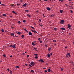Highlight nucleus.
<instances>
[{
	"label": "nucleus",
	"instance_id": "052dcab7",
	"mask_svg": "<svg viewBox=\"0 0 74 74\" xmlns=\"http://www.w3.org/2000/svg\"><path fill=\"white\" fill-rule=\"evenodd\" d=\"M25 65L26 66H27V64H25Z\"/></svg>",
	"mask_w": 74,
	"mask_h": 74
},
{
	"label": "nucleus",
	"instance_id": "aec40b11",
	"mask_svg": "<svg viewBox=\"0 0 74 74\" xmlns=\"http://www.w3.org/2000/svg\"><path fill=\"white\" fill-rule=\"evenodd\" d=\"M27 16H28V17H30L31 16L29 14H27Z\"/></svg>",
	"mask_w": 74,
	"mask_h": 74
},
{
	"label": "nucleus",
	"instance_id": "2f4dec72",
	"mask_svg": "<svg viewBox=\"0 0 74 74\" xmlns=\"http://www.w3.org/2000/svg\"><path fill=\"white\" fill-rule=\"evenodd\" d=\"M1 31L3 33H4V29H1Z\"/></svg>",
	"mask_w": 74,
	"mask_h": 74
},
{
	"label": "nucleus",
	"instance_id": "79ce46f5",
	"mask_svg": "<svg viewBox=\"0 0 74 74\" xmlns=\"http://www.w3.org/2000/svg\"><path fill=\"white\" fill-rule=\"evenodd\" d=\"M40 43H42V40H40Z\"/></svg>",
	"mask_w": 74,
	"mask_h": 74
},
{
	"label": "nucleus",
	"instance_id": "69168bd1",
	"mask_svg": "<svg viewBox=\"0 0 74 74\" xmlns=\"http://www.w3.org/2000/svg\"><path fill=\"white\" fill-rule=\"evenodd\" d=\"M43 69H46V68H43Z\"/></svg>",
	"mask_w": 74,
	"mask_h": 74
},
{
	"label": "nucleus",
	"instance_id": "b1692460",
	"mask_svg": "<svg viewBox=\"0 0 74 74\" xmlns=\"http://www.w3.org/2000/svg\"><path fill=\"white\" fill-rule=\"evenodd\" d=\"M34 49L36 50V51H37L38 50L37 49V48H34Z\"/></svg>",
	"mask_w": 74,
	"mask_h": 74
},
{
	"label": "nucleus",
	"instance_id": "9b49d317",
	"mask_svg": "<svg viewBox=\"0 0 74 74\" xmlns=\"http://www.w3.org/2000/svg\"><path fill=\"white\" fill-rule=\"evenodd\" d=\"M54 15H53V14L50 15V16L51 17H54Z\"/></svg>",
	"mask_w": 74,
	"mask_h": 74
},
{
	"label": "nucleus",
	"instance_id": "f8f14e48",
	"mask_svg": "<svg viewBox=\"0 0 74 74\" xmlns=\"http://www.w3.org/2000/svg\"><path fill=\"white\" fill-rule=\"evenodd\" d=\"M67 55L69 56L70 57L71 56L70 55V53H68L67 54Z\"/></svg>",
	"mask_w": 74,
	"mask_h": 74
},
{
	"label": "nucleus",
	"instance_id": "dca6fc26",
	"mask_svg": "<svg viewBox=\"0 0 74 74\" xmlns=\"http://www.w3.org/2000/svg\"><path fill=\"white\" fill-rule=\"evenodd\" d=\"M32 45H33L34 46L35 45V44H34L33 42H32Z\"/></svg>",
	"mask_w": 74,
	"mask_h": 74
},
{
	"label": "nucleus",
	"instance_id": "de8ad7c7",
	"mask_svg": "<svg viewBox=\"0 0 74 74\" xmlns=\"http://www.w3.org/2000/svg\"><path fill=\"white\" fill-rule=\"evenodd\" d=\"M29 66H30V67H32V66L30 64L29 65Z\"/></svg>",
	"mask_w": 74,
	"mask_h": 74
},
{
	"label": "nucleus",
	"instance_id": "4c0bfd02",
	"mask_svg": "<svg viewBox=\"0 0 74 74\" xmlns=\"http://www.w3.org/2000/svg\"><path fill=\"white\" fill-rule=\"evenodd\" d=\"M34 55L36 56H38V55L37 54H34Z\"/></svg>",
	"mask_w": 74,
	"mask_h": 74
},
{
	"label": "nucleus",
	"instance_id": "423d86ee",
	"mask_svg": "<svg viewBox=\"0 0 74 74\" xmlns=\"http://www.w3.org/2000/svg\"><path fill=\"white\" fill-rule=\"evenodd\" d=\"M11 36H14V34L13 33H11L10 34Z\"/></svg>",
	"mask_w": 74,
	"mask_h": 74
},
{
	"label": "nucleus",
	"instance_id": "f3484780",
	"mask_svg": "<svg viewBox=\"0 0 74 74\" xmlns=\"http://www.w3.org/2000/svg\"><path fill=\"white\" fill-rule=\"evenodd\" d=\"M51 71V70L50 69H48V72H50Z\"/></svg>",
	"mask_w": 74,
	"mask_h": 74
},
{
	"label": "nucleus",
	"instance_id": "603ef678",
	"mask_svg": "<svg viewBox=\"0 0 74 74\" xmlns=\"http://www.w3.org/2000/svg\"><path fill=\"white\" fill-rule=\"evenodd\" d=\"M2 5H3V6H5V5L4 4H2Z\"/></svg>",
	"mask_w": 74,
	"mask_h": 74
},
{
	"label": "nucleus",
	"instance_id": "58836bf2",
	"mask_svg": "<svg viewBox=\"0 0 74 74\" xmlns=\"http://www.w3.org/2000/svg\"><path fill=\"white\" fill-rule=\"evenodd\" d=\"M10 74H12V71H10Z\"/></svg>",
	"mask_w": 74,
	"mask_h": 74
},
{
	"label": "nucleus",
	"instance_id": "ea45409f",
	"mask_svg": "<svg viewBox=\"0 0 74 74\" xmlns=\"http://www.w3.org/2000/svg\"><path fill=\"white\" fill-rule=\"evenodd\" d=\"M50 56H52V53H50Z\"/></svg>",
	"mask_w": 74,
	"mask_h": 74
},
{
	"label": "nucleus",
	"instance_id": "8fccbe9b",
	"mask_svg": "<svg viewBox=\"0 0 74 74\" xmlns=\"http://www.w3.org/2000/svg\"><path fill=\"white\" fill-rule=\"evenodd\" d=\"M38 40L39 41H40V38H38Z\"/></svg>",
	"mask_w": 74,
	"mask_h": 74
},
{
	"label": "nucleus",
	"instance_id": "cd10ccee",
	"mask_svg": "<svg viewBox=\"0 0 74 74\" xmlns=\"http://www.w3.org/2000/svg\"><path fill=\"white\" fill-rule=\"evenodd\" d=\"M16 69H18V68H19V66H16Z\"/></svg>",
	"mask_w": 74,
	"mask_h": 74
},
{
	"label": "nucleus",
	"instance_id": "4be33fe9",
	"mask_svg": "<svg viewBox=\"0 0 74 74\" xmlns=\"http://www.w3.org/2000/svg\"><path fill=\"white\" fill-rule=\"evenodd\" d=\"M30 72H32V73H34V71H33V70H31L30 71Z\"/></svg>",
	"mask_w": 74,
	"mask_h": 74
},
{
	"label": "nucleus",
	"instance_id": "473e14b6",
	"mask_svg": "<svg viewBox=\"0 0 74 74\" xmlns=\"http://www.w3.org/2000/svg\"><path fill=\"white\" fill-rule=\"evenodd\" d=\"M23 23H25L26 22V21L25 20H23Z\"/></svg>",
	"mask_w": 74,
	"mask_h": 74
},
{
	"label": "nucleus",
	"instance_id": "c9c22d12",
	"mask_svg": "<svg viewBox=\"0 0 74 74\" xmlns=\"http://www.w3.org/2000/svg\"><path fill=\"white\" fill-rule=\"evenodd\" d=\"M22 38H23L24 37V35H22Z\"/></svg>",
	"mask_w": 74,
	"mask_h": 74
},
{
	"label": "nucleus",
	"instance_id": "338daca9",
	"mask_svg": "<svg viewBox=\"0 0 74 74\" xmlns=\"http://www.w3.org/2000/svg\"><path fill=\"white\" fill-rule=\"evenodd\" d=\"M61 1L62 2H63V1L62 0H61Z\"/></svg>",
	"mask_w": 74,
	"mask_h": 74
},
{
	"label": "nucleus",
	"instance_id": "20e7f679",
	"mask_svg": "<svg viewBox=\"0 0 74 74\" xmlns=\"http://www.w3.org/2000/svg\"><path fill=\"white\" fill-rule=\"evenodd\" d=\"M23 29L25 31V32L27 33H28L29 31L27 30H26L25 28H23Z\"/></svg>",
	"mask_w": 74,
	"mask_h": 74
},
{
	"label": "nucleus",
	"instance_id": "c85d7f7f",
	"mask_svg": "<svg viewBox=\"0 0 74 74\" xmlns=\"http://www.w3.org/2000/svg\"><path fill=\"white\" fill-rule=\"evenodd\" d=\"M34 33H37V32L36 31H34Z\"/></svg>",
	"mask_w": 74,
	"mask_h": 74
},
{
	"label": "nucleus",
	"instance_id": "6ab92c4d",
	"mask_svg": "<svg viewBox=\"0 0 74 74\" xmlns=\"http://www.w3.org/2000/svg\"><path fill=\"white\" fill-rule=\"evenodd\" d=\"M60 12L61 13H62L63 12V10H61L60 11Z\"/></svg>",
	"mask_w": 74,
	"mask_h": 74
},
{
	"label": "nucleus",
	"instance_id": "3c124183",
	"mask_svg": "<svg viewBox=\"0 0 74 74\" xmlns=\"http://www.w3.org/2000/svg\"><path fill=\"white\" fill-rule=\"evenodd\" d=\"M63 70V69L62 68V69H61V71H62Z\"/></svg>",
	"mask_w": 74,
	"mask_h": 74
},
{
	"label": "nucleus",
	"instance_id": "a18cd8bd",
	"mask_svg": "<svg viewBox=\"0 0 74 74\" xmlns=\"http://www.w3.org/2000/svg\"><path fill=\"white\" fill-rule=\"evenodd\" d=\"M65 5H66V6H69L68 5H67V4H65Z\"/></svg>",
	"mask_w": 74,
	"mask_h": 74
},
{
	"label": "nucleus",
	"instance_id": "a19ab883",
	"mask_svg": "<svg viewBox=\"0 0 74 74\" xmlns=\"http://www.w3.org/2000/svg\"><path fill=\"white\" fill-rule=\"evenodd\" d=\"M71 13H73V11L71 10Z\"/></svg>",
	"mask_w": 74,
	"mask_h": 74
},
{
	"label": "nucleus",
	"instance_id": "f03ea898",
	"mask_svg": "<svg viewBox=\"0 0 74 74\" xmlns=\"http://www.w3.org/2000/svg\"><path fill=\"white\" fill-rule=\"evenodd\" d=\"M31 64V65H32V66H34V65H35V63H34V62H32L31 63H30Z\"/></svg>",
	"mask_w": 74,
	"mask_h": 74
},
{
	"label": "nucleus",
	"instance_id": "2eb2a0df",
	"mask_svg": "<svg viewBox=\"0 0 74 74\" xmlns=\"http://www.w3.org/2000/svg\"><path fill=\"white\" fill-rule=\"evenodd\" d=\"M70 63L71 64H73L74 63L72 61H70Z\"/></svg>",
	"mask_w": 74,
	"mask_h": 74
},
{
	"label": "nucleus",
	"instance_id": "bf43d9fd",
	"mask_svg": "<svg viewBox=\"0 0 74 74\" xmlns=\"http://www.w3.org/2000/svg\"><path fill=\"white\" fill-rule=\"evenodd\" d=\"M39 21H40V22H41V20L40 19Z\"/></svg>",
	"mask_w": 74,
	"mask_h": 74
},
{
	"label": "nucleus",
	"instance_id": "1a4fd4ad",
	"mask_svg": "<svg viewBox=\"0 0 74 74\" xmlns=\"http://www.w3.org/2000/svg\"><path fill=\"white\" fill-rule=\"evenodd\" d=\"M60 29L63 30H66L65 28H61Z\"/></svg>",
	"mask_w": 74,
	"mask_h": 74
},
{
	"label": "nucleus",
	"instance_id": "393cba45",
	"mask_svg": "<svg viewBox=\"0 0 74 74\" xmlns=\"http://www.w3.org/2000/svg\"><path fill=\"white\" fill-rule=\"evenodd\" d=\"M31 27L33 29L35 30V28H34V27H32V26H31Z\"/></svg>",
	"mask_w": 74,
	"mask_h": 74
},
{
	"label": "nucleus",
	"instance_id": "ddd939ff",
	"mask_svg": "<svg viewBox=\"0 0 74 74\" xmlns=\"http://www.w3.org/2000/svg\"><path fill=\"white\" fill-rule=\"evenodd\" d=\"M68 27H71V25L70 24H69L68 25Z\"/></svg>",
	"mask_w": 74,
	"mask_h": 74
},
{
	"label": "nucleus",
	"instance_id": "39448f33",
	"mask_svg": "<svg viewBox=\"0 0 74 74\" xmlns=\"http://www.w3.org/2000/svg\"><path fill=\"white\" fill-rule=\"evenodd\" d=\"M46 9L48 11H50V10H51V8H49V7L47 8Z\"/></svg>",
	"mask_w": 74,
	"mask_h": 74
},
{
	"label": "nucleus",
	"instance_id": "6e6552de",
	"mask_svg": "<svg viewBox=\"0 0 74 74\" xmlns=\"http://www.w3.org/2000/svg\"><path fill=\"white\" fill-rule=\"evenodd\" d=\"M28 34L30 35H31L32 34V33L31 32H29L28 33Z\"/></svg>",
	"mask_w": 74,
	"mask_h": 74
},
{
	"label": "nucleus",
	"instance_id": "f704fd0d",
	"mask_svg": "<svg viewBox=\"0 0 74 74\" xmlns=\"http://www.w3.org/2000/svg\"><path fill=\"white\" fill-rule=\"evenodd\" d=\"M12 12H13V13H14V14H16V13L15 12V11H13Z\"/></svg>",
	"mask_w": 74,
	"mask_h": 74
},
{
	"label": "nucleus",
	"instance_id": "37998d69",
	"mask_svg": "<svg viewBox=\"0 0 74 74\" xmlns=\"http://www.w3.org/2000/svg\"><path fill=\"white\" fill-rule=\"evenodd\" d=\"M7 70L8 71H10V69H7Z\"/></svg>",
	"mask_w": 74,
	"mask_h": 74
},
{
	"label": "nucleus",
	"instance_id": "72a5a7b5",
	"mask_svg": "<svg viewBox=\"0 0 74 74\" xmlns=\"http://www.w3.org/2000/svg\"><path fill=\"white\" fill-rule=\"evenodd\" d=\"M53 42H56V40H53Z\"/></svg>",
	"mask_w": 74,
	"mask_h": 74
},
{
	"label": "nucleus",
	"instance_id": "5fc2aeb1",
	"mask_svg": "<svg viewBox=\"0 0 74 74\" xmlns=\"http://www.w3.org/2000/svg\"><path fill=\"white\" fill-rule=\"evenodd\" d=\"M69 6L70 7H72V5H71V6H70L69 5Z\"/></svg>",
	"mask_w": 74,
	"mask_h": 74
},
{
	"label": "nucleus",
	"instance_id": "e433bc0d",
	"mask_svg": "<svg viewBox=\"0 0 74 74\" xmlns=\"http://www.w3.org/2000/svg\"><path fill=\"white\" fill-rule=\"evenodd\" d=\"M19 24H22V23H21V22L20 21H19Z\"/></svg>",
	"mask_w": 74,
	"mask_h": 74
},
{
	"label": "nucleus",
	"instance_id": "680f3d73",
	"mask_svg": "<svg viewBox=\"0 0 74 74\" xmlns=\"http://www.w3.org/2000/svg\"><path fill=\"white\" fill-rule=\"evenodd\" d=\"M71 1H72L71 0H69V2H71Z\"/></svg>",
	"mask_w": 74,
	"mask_h": 74
},
{
	"label": "nucleus",
	"instance_id": "774afa93",
	"mask_svg": "<svg viewBox=\"0 0 74 74\" xmlns=\"http://www.w3.org/2000/svg\"><path fill=\"white\" fill-rule=\"evenodd\" d=\"M67 47H68L67 46H66V47H65V49H66V48H67Z\"/></svg>",
	"mask_w": 74,
	"mask_h": 74
},
{
	"label": "nucleus",
	"instance_id": "864d4df0",
	"mask_svg": "<svg viewBox=\"0 0 74 74\" xmlns=\"http://www.w3.org/2000/svg\"><path fill=\"white\" fill-rule=\"evenodd\" d=\"M31 31H32V32H34V31L33 30H31Z\"/></svg>",
	"mask_w": 74,
	"mask_h": 74
},
{
	"label": "nucleus",
	"instance_id": "4468645a",
	"mask_svg": "<svg viewBox=\"0 0 74 74\" xmlns=\"http://www.w3.org/2000/svg\"><path fill=\"white\" fill-rule=\"evenodd\" d=\"M3 16H6L7 15L6 14H3Z\"/></svg>",
	"mask_w": 74,
	"mask_h": 74
},
{
	"label": "nucleus",
	"instance_id": "0e129e2a",
	"mask_svg": "<svg viewBox=\"0 0 74 74\" xmlns=\"http://www.w3.org/2000/svg\"><path fill=\"white\" fill-rule=\"evenodd\" d=\"M40 26H41V27H42V26H43L42 25H41Z\"/></svg>",
	"mask_w": 74,
	"mask_h": 74
},
{
	"label": "nucleus",
	"instance_id": "c03bdc74",
	"mask_svg": "<svg viewBox=\"0 0 74 74\" xmlns=\"http://www.w3.org/2000/svg\"><path fill=\"white\" fill-rule=\"evenodd\" d=\"M47 70L45 71V72L47 73Z\"/></svg>",
	"mask_w": 74,
	"mask_h": 74
},
{
	"label": "nucleus",
	"instance_id": "a878e982",
	"mask_svg": "<svg viewBox=\"0 0 74 74\" xmlns=\"http://www.w3.org/2000/svg\"><path fill=\"white\" fill-rule=\"evenodd\" d=\"M57 29V28H56V27H55V28H54V30H55V31H56Z\"/></svg>",
	"mask_w": 74,
	"mask_h": 74
},
{
	"label": "nucleus",
	"instance_id": "c756f323",
	"mask_svg": "<svg viewBox=\"0 0 74 74\" xmlns=\"http://www.w3.org/2000/svg\"><path fill=\"white\" fill-rule=\"evenodd\" d=\"M3 56H4V57H6V56H5V54L3 55Z\"/></svg>",
	"mask_w": 74,
	"mask_h": 74
},
{
	"label": "nucleus",
	"instance_id": "7c9ffc66",
	"mask_svg": "<svg viewBox=\"0 0 74 74\" xmlns=\"http://www.w3.org/2000/svg\"><path fill=\"white\" fill-rule=\"evenodd\" d=\"M34 58H35L36 59H37V58H38V57L37 56H36L34 57Z\"/></svg>",
	"mask_w": 74,
	"mask_h": 74
},
{
	"label": "nucleus",
	"instance_id": "9d476101",
	"mask_svg": "<svg viewBox=\"0 0 74 74\" xmlns=\"http://www.w3.org/2000/svg\"><path fill=\"white\" fill-rule=\"evenodd\" d=\"M47 56L49 58H50V54L49 53H48L47 54Z\"/></svg>",
	"mask_w": 74,
	"mask_h": 74
},
{
	"label": "nucleus",
	"instance_id": "412c9836",
	"mask_svg": "<svg viewBox=\"0 0 74 74\" xmlns=\"http://www.w3.org/2000/svg\"><path fill=\"white\" fill-rule=\"evenodd\" d=\"M51 49V48H49L48 49V50L49 51H50V50Z\"/></svg>",
	"mask_w": 74,
	"mask_h": 74
},
{
	"label": "nucleus",
	"instance_id": "6e6d98bb",
	"mask_svg": "<svg viewBox=\"0 0 74 74\" xmlns=\"http://www.w3.org/2000/svg\"><path fill=\"white\" fill-rule=\"evenodd\" d=\"M43 0L45 1H46V2L47 1V0Z\"/></svg>",
	"mask_w": 74,
	"mask_h": 74
},
{
	"label": "nucleus",
	"instance_id": "7ed1b4c3",
	"mask_svg": "<svg viewBox=\"0 0 74 74\" xmlns=\"http://www.w3.org/2000/svg\"><path fill=\"white\" fill-rule=\"evenodd\" d=\"M38 61L39 62H44V61L42 59H40L38 60Z\"/></svg>",
	"mask_w": 74,
	"mask_h": 74
},
{
	"label": "nucleus",
	"instance_id": "bb28decb",
	"mask_svg": "<svg viewBox=\"0 0 74 74\" xmlns=\"http://www.w3.org/2000/svg\"><path fill=\"white\" fill-rule=\"evenodd\" d=\"M25 11H26V12H29V11L28 10H25Z\"/></svg>",
	"mask_w": 74,
	"mask_h": 74
},
{
	"label": "nucleus",
	"instance_id": "a211bd4d",
	"mask_svg": "<svg viewBox=\"0 0 74 74\" xmlns=\"http://www.w3.org/2000/svg\"><path fill=\"white\" fill-rule=\"evenodd\" d=\"M12 47L13 48H14V49H15V45H14Z\"/></svg>",
	"mask_w": 74,
	"mask_h": 74
},
{
	"label": "nucleus",
	"instance_id": "4d7b16f0",
	"mask_svg": "<svg viewBox=\"0 0 74 74\" xmlns=\"http://www.w3.org/2000/svg\"><path fill=\"white\" fill-rule=\"evenodd\" d=\"M29 55H27V57H29Z\"/></svg>",
	"mask_w": 74,
	"mask_h": 74
},
{
	"label": "nucleus",
	"instance_id": "5701e85b",
	"mask_svg": "<svg viewBox=\"0 0 74 74\" xmlns=\"http://www.w3.org/2000/svg\"><path fill=\"white\" fill-rule=\"evenodd\" d=\"M11 7H13L14 6V5H13V4H10V5Z\"/></svg>",
	"mask_w": 74,
	"mask_h": 74
},
{
	"label": "nucleus",
	"instance_id": "13d9d810",
	"mask_svg": "<svg viewBox=\"0 0 74 74\" xmlns=\"http://www.w3.org/2000/svg\"><path fill=\"white\" fill-rule=\"evenodd\" d=\"M10 58H12V56H10Z\"/></svg>",
	"mask_w": 74,
	"mask_h": 74
},
{
	"label": "nucleus",
	"instance_id": "e2e57ef3",
	"mask_svg": "<svg viewBox=\"0 0 74 74\" xmlns=\"http://www.w3.org/2000/svg\"><path fill=\"white\" fill-rule=\"evenodd\" d=\"M21 34V33L20 32H19V35H20Z\"/></svg>",
	"mask_w": 74,
	"mask_h": 74
},
{
	"label": "nucleus",
	"instance_id": "49530a36",
	"mask_svg": "<svg viewBox=\"0 0 74 74\" xmlns=\"http://www.w3.org/2000/svg\"><path fill=\"white\" fill-rule=\"evenodd\" d=\"M45 47H47V45H45Z\"/></svg>",
	"mask_w": 74,
	"mask_h": 74
},
{
	"label": "nucleus",
	"instance_id": "09e8293b",
	"mask_svg": "<svg viewBox=\"0 0 74 74\" xmlns=\"http://www.w3.org/2000/svg\"><path fill=\"white\" fill-rule=\"evenodd\" d=\"M13 46H12V45H10V47H13Z\"/></svg>",
	"mask_w": 74,
	"mask_h": 74
},
{
	"label": "nucleus",
	"instance_id": "0eeeda50",
	"mask_svg": "<svg viewBox=\"0 0 74 74\" xmlns=\"http://www.w3.org/2000/svg\"><path fill=\"white\" fill-rule=\"evenodd\" d=\"M27 3H25V4H24L23 5V6L25 7L26 6V5H27Z\"/></svg>",
	"mask_w": 74,
	"mask_h": 74
},
{
	"label": "nucleus",
	"instance_id": "f257e3e1",
	"mask_svg": "<svg viewBox=\"0 0 74 74\" xmlns=\"http://www.w3.org/2000/svg\"><path fill=\"white\" fill-rule=\"evenodd\" d=\"M65 22L64 20H61V21L60 22V23L62 24H64V23Z\"/></svg>",
	"mask_w": 74,
	"mask_h": 74
}]
</instances>
